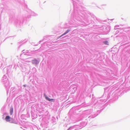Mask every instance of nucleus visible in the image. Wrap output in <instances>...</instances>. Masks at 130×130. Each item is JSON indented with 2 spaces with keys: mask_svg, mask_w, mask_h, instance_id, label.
Wrapping results in <instances>:
<instances>
[{
  "mask_svg": "<svg viewBox=\"0 0 130 130\" xmlns=\"http://www.w3.org/2000/svg\"><path fill=\"white\" fill-rule=\"evenodd\" d=\"M32 63L34 64H37L39 63V61L36 59H33L32 60Z\"/></svg>",
  "mask_w": 130,
  "mask_h": 130,
  "instance_id": "1",
  "label": "nucleus"
},
{
  "mask_svg": "<svg viewBox=\"0 0 130 130\" xmlns=\"http://www.w3.org/2000/svg\"><path fill=\"white\" fill-rule=\"evenodd\" d=\"M45 99L49 101L54 102L55 101V100L54 99H50L46 95H45Z\"/></svg>",
  "mask_w": 130,
  "mask_h": 130,
  "instance_id": "2",
  "label": "nucleus"
},
{
  "mask_svg": "<svg viewBox=\"0 0 130 130\" xmlns=\"http://www.w3.org/2000/svg\"><path fill=\"white\" fill-rule=\"evenodd\" d=\"M10 117L9 116H6L5 118L6 121L7 122L10 121Z\"/></svg>",
  "mask_w": 130,
  "mask_h": 130,
  "instance_id": "3",
  "label": "nucleus"
},
{
  "mask_svg": "<svg viewBox=\"0 0 130 130\" xmlns=\"http://www.w3.org/2000/svg\"><path fill=\"white\" fill-rule=\"evenodd\" d=\"M70 31V29H68L63 34H62V35H61L59 37H61L62 36H63V35H64L68 33V32H69V31Z\"/></svg>",
  "mask_w": 130,
  "mask_h": 130,
  "instance_id": "4",
  "label": "nucleus"
},
{
  "mask_svg": "<svg viewBox=\"0 0 130 130\" xmlns=\"http://www.w3.org/2000/svg\"><path fill=\"white\" fill-rule=\"evenodd\" d=\"M13 109L12 108H11L10 109V114L11 115H12L13 113Z\"/></svg>",
  "mask_w": 130,
  "mask_h": 130,
  "instance_id": "5",
  "label": "nucleus"
},
{
  "mask_svg": "<svg viewBox=\"0 0 130 130\" xmlns=\"http://www.w3.org/2000/svg\"><path fill=\"white\" fill-rule=\"evenodd\" d=\"M103 43L106 45H109V43L107 41H105L103 42Z\"/></svg>",
  "mask_w": 130,
  "mask_h": 130,
  "instance_id": "6",
  "label": "nucleus"
},
{
  "mask_svg": "<svg viewBox=\"0 0 130 130\" xmlns=\"http://www.w3.org/2000/svg\"><path fill=\"white\" fill-rule=\"evenodd\" d=\"M23 86H24V87H25L26 86L25 85H23Z\"/></svg>",
  "mask_w": 130,
  "mask_h": 130,
  "instance_id": "7",
  "label": "nucleus"
}]
</instances>
